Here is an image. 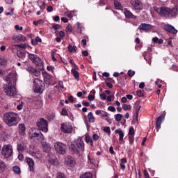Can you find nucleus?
Masks as SVG:
<instances>
[{
	"label": "nucleus",
	"instance_id": "f8f14e48",
	"mask_svg": "<svg viewBox=\"0 0 178 178\" xmlns=\"http://www.w3.org/2000/svg\"><path fill=\"white\" fill-rule=\"evenodd\" d=\"M29 152L30 155L33 156V158H35V159H40V158H41V153H40L33 145L29 146Z\"/></svg>",
	"mask_w": 178,
	"mask_h": 178
},
{
	"label": "nucleus",
	"instance_id": "09e8293b",
	"mask_svg": "<svg viewBox=\"0 0 178 178\" xmlns=\"http://www.w3.org/2000/svg\"><path fill=\"white\" fill-rule=\"evenodd\" d=\"M99 138V136L97 134H93L92 140H94L95 141H98Z\"/></svg>",
	"mask_w": 178,
	"mask_h": 178
},
{
	"label": "nucleus",
	"instance_id": "bf43d9fd",
	"mask_svg": "<svg viewBox=\"0 0 178 178\" xmlns=\"http://www.w3.org/2000/svg\"><path fill=\"white\" fill-rule=\"evenodd\" d=\"M104 131L106 133H111V128L109 127H104Z\"/></svg>",
	"mask_w": 178,
	"mask_h": 178
},
{
	"label": "nucleus",
	"instance_id": "423d86ee",
	"mask_svg": "<svg viewBox=\"0 0 178 178\" xmlns=\"http://www.w3.org/2000/svg\"><path fill=\"white\" fill-rule=\"evenodd\" d=\"M13 154V149L10 145H5L3 146L1 154L4 158H10Z\"/></svg>",
	"mask_w": 178,
	"mask_h": 178
},
{
	"label": "nucleus",
	"instance_id": "c756f323",
	"mask_svg": "<svg viewBox=\"0 0 178 178\" xmlns=\"http://www.w3.org/2000/svg\"><path fill=\"white\" fill-rule=\"evenodd\" d=\"M88 119L90 123H94V122H95V118H94V115H92V112H90L88 114Z\"/></svg>",
	"mask_w": 178,
	"mask_h": 178
},
{
	"label": "nucleus",
	"instance_id": "6e6552de",
	"mask_svg": "<svg viewBox=\"0 0 178 178\" xmlns=\"http://www.w3.org/2000/svg\"><path fill=\"white\" fill-rule=\"evenodd\" d=\"M54 148L56 152L60 154L61 155H65V154H66V148H67V147L65 144L60 142H57L54 144Z\"/></svg>",
	"mask_w": 178,
	"mask_h": 178
},
{
	"label": "nucleus",
	"instance_id": "9d476101",
	"mask_svg": "<svg viewBox=\"0 0 178 178\" xmlns=\"http://www.w3.org/2000/svg\"><path fill=\"white\" fill-rule=\"evenodd\" d=\"M17 80V77L16 76V74L15 72H10L6 76V81L8 83L7 85L15 86Z\"/></svg>",
	"mask_w": 178,
	"mask_h": 178
},
{
	"label": "nucleus",
	"instance_id": "f257e3e1",
	"mask_svg": "<svg viewBox=\"0 0 178 178\" xmlns=\"http://www.w3.org/2000/svg\"><path fill=\"white\" fill-rule=\"evenodd\" d=\"M19 115L13 112L6 113L3 115V121L7 126L12 127V126H17L18 122L17 118Z\"/></svg>",
	"mask_w": 178,
	"mask_h": 178
},
{
	"label": "nucleus",
	"instance_id": "4d7b16f0",
	"mask_svg": "<svg viewBox=\"0 0 178 178\" xmlns=\"http://www.w3.org/2000/svg\"><path fill=\"white\" fill-rule=\"evenodd\" d=\"M100 115H101V116H102L103 118H106L107 115H108V113H106V111H102V113H101Z\"/></svg>",
	"mask_w": 178,
	"mask_h": 178
},
{
	"label": "nucleus",
	"instance_id": "a19ab883",
	"mask_svg": "<svg viewBox=\"0 0 178 178\" xmlns=\"http://www.w3.org/2000/svg\"><path fill=\"white\" fill-rule=\"evenodd\" d=\"M0 65L1 66L6 65V60L5 58H0Z\"/></svg>",
	"mask_w": 178,
	"mask_h": 178
},
{
	"label": "nucleus",
	"instance_id": "a878e982",
	"mask_svg": "<svg viewBox=\"0 0 178 178\" xmlns=\"http://www.w3.org/2000/svg\"><path fill=\"white\" fill-rule=\"evenodd\" d=\"M38 42H42V40H41V38L38 36H37L35 40L34 39H31V44L32 45H38Z\"/></svg>",
	"mask_w": 178,
	"mask_h": 178
},
{
	"label": "nucleus",
	"instance_id": "58836bf2",
	"mask_svg": "<svg viewBox=\"0 0 178 178\" xmlns=\"http://www.w3.org/2000/svg\"><path fill=\"white\" fill-rule=\"evenodd\" d=\"M17 148L18 151H24V145L18 144Z\"/></svg>",
	"mask_w": 178,
	"mask_h": 178
},
{
	"label": "nucleus",
	"instance_id": "3c124183",
	"mask_svg": "<svg viewBox=\"0 0 178 178\" xmlns=\"http://www.w3.org/2000/svg\"><path fill=\"white\" fill-rule=\"evenodd\" d=\"M88 99H89V101H94V99H95V97L92 95H89Z\"/></svg>",
	"mask_w": 178,
	"mask_h": 178
},
{
	"label": "nucleus",
	"instance_id": "1a4fd4ad",
	"mask_svg": "<svg viewBox=\"0 0 178 178\" xmlns=\"http://www.w3.org/2000/svg\"><path fill=\"white\" fill-rule=\"evenodd\" d=\"M130 3L131 6H133L135 12H140L144 9V6L143 5L141 0H131Z\"/></svg>",
	"mask_w": 178,
	"mask_h": 178
},
{
	"label": "nucleus",
	"instance_id": "e2e57ef3",
	"mask_svg": "<svg viewBox=\"0 0 178 178\" xmlns=\"http://www.w3.org/2000/svg\"><path fill=\"white\" fill-rule=\"evenodd\" d=\"M57 178H65V175L61 172H59L57 175Z\"/></svg>",
	"mask_w": 178,
	"mask_h": 178
},
{
	"label": "nucleus",
	"instance_id": "ea45409f",
	"mask_svg": "<svg viewBox=\"0 0 178 178\" xmlns=\"http://www.w3.org/2000/svg\"><path fill=\"white\" fill-rule=\"evenodd\" d=\"M86 143H90L91 147H92V145H93L92 139L90 136H86Z\"/></svg>",
	"mask_w": 178,
	"mask_h": 178
},
{
	"label": "nucleus",
	"instance_id": "b1692460",
	"mask_svg": "<svg viewBox=\"0 0 178 178\" xmlns=\"http://www.w3.org/2000/svg\"><path fill=\"white\" fill-rule=\"evenodd\" d=\"M44 80L46 84H51L52 83V76L49 74H46L44 76Z\"/></svg>",
	"mask_w": 178,
	"mask_h": 178
},
{
	"label": "nucleus",
	"instance_id": "603ef678",
	"mask_svg": "<svg viewBox=\"0 0 178 178\" xmlns=\"http://www.w3.org/2000/svg\"><path fill=\"white\" fill-rule=\"evenodd\" d=\"M13 10H14V9L13 8H12L11 9V11L10 12V13H6V16H13V15H14V12H13Z\"/></svg>",
	"mask_w": 178,
	"mask_h": 178
},
{
	"label": "nucleus",
	"instance_id": "338daca9",
	"mask_svg": "<svg viewBox=\"0 0 178 178\" xmlns=\"http://www.w3.org/2000/svg\"><path fill=\"white\" fill-rule=\"evenodd\" d=\"M82 55H83V56H88V51L86 50L83 51Z\"/></svg>",
	"mask_w": 178,
	"mask_h": 178
},
{
	"label": "nucleus",
	"instance_id": "2eb2a0df",
	"mask_svg": "<svg viewBox=\"0 0 178 178\" xmlns=\"http://www.w3.org/2000/svg\"><path fill=\"white\" fill-rule=\"evenodd\" d=\"M27 71L29 72V73H30V74H33V76H35V77H40V76H41V72H40V71L37 70L33 67H29L27 68Z\"/></svg>",
	"mask_w": 178,
	"mask_h": 178
},
{
	"label": "nucleus",
	"instance_id": "9b49d317",
	"mask_svg": "<svg viewBox=\"0 0 178 178\" xmlns=\"http://www.w3.org/2000/svg\"><path fill=\"white\" fill-rule=\"evenodd\" d=\"M29 55V58L32 60V62L36 66L41 67L42 66V60H41L38 56L33 54H30L27 52Z\"/></svg>",
	"mask_w": 178,
	"mask_h": 178
},
{
	"label": "nucleus",
	"instance_id": "052dcab7",
	"mask_svg": "<svg viewBox=\"0 0 178 178\" xmlns=\"http://www.w3.org/2000/svg\"><path fill=\"white\" fill-rule=\"evenodd\" d=\"M81 44L83 45V47H86L87 45V39H83L81 40Z\"/></svg>",
	"mask_w": 178,
	"mask_h": 178
},
{
	"label": "nucleus",
	"instance_id": "6e6d98bb",
	"mask_svg": "<svg viewBox=\"0 0 178 178\" xmlns=\"http://www.w3.org/2000/svg\"><path fill=\"white\" fill-rule=\"evenodd\" d=\"M101 99H106V94L102 93L99 95Z\"/></svg>",
	"mask_w": 178,
	"mask_h": 178
},
{
	"label": "nucleus",
	"instance_id": "13d9d810",
	"mask_svg": "<svg viewBox=\"0 0 178 178\" xmlns=\"http://www.w3.org/2000/svg\"><path fill=\"white\" fill-rule=\"evenodd\" d=\"M51 58H52L53 62H56V58H55V51H53L51 53Z\"/></svg>",
	"mask_w": 178,
	"mask_h": 178
},
{
	"label": "nucleus",
	"instance_id": "7ed1b4c3",
	"mask_svg": "<svg viewBox=\"0 0 178 178\" xmlns=\"http://www.w3.org/2000/svg\"><path fill=\"white\" fill-rule=\"evenodd\" d=\"M42 81L38 79L35 78L33 81V91L36 94H41L44 91V86H42Z\"/></svg>",
	"mask_w": 178,
	"mask_h": 178
},
{
	"label": "nucleus",
	"instance_id": "4be33fe9",
	"mask_svg": "<svg viewBox=\"0 0 178 178\" xmlns=\"http://www.w3.org/2000/svg\"><path fill=\"white\" fill-rule=\"evenodd\" d=\"M26 161L29 166L30 171L33 172L34 171V161L33 160V159L27 157L26 159Z\"/></svg>",
	"mask_w": 178,
	"mask_h": 178
},
{
	"label": "nucleus",
	"instance_id": "69168bd1",
	"mask_svg": "<svg viewBox=\"0 0 178 178\" xmlns=\"http://www.w3.org/2000/svg\"><path fill=\"white\" fill-rule=\"evenodd\" d=\"M15 30H20V31H22V30H23V27L22 26H19V25H15Z\"/></svg>",
	"mask_w": 178,
	"mask_h": 178
},
{
	"label": "nucleus",
	"instance_id": "a211bd4d",
	"mask_svg": "<svg viewBox=\"0 0 178 178\" xmlns=\"http://www.w3.org/2000/svg\"><path fill=\"white\" fill-rule=\"evenodd\" d=\"M152 27L151 24L143 23L139 25L138 30L140 31H148V30H151Z\"/></svg>",
	"mask_w": 178,
	"mask_h": 178
},
{
	"label": "nucleus",
	"instance_id": "c85d7f7f",
	"mask_svg": "<svg viewBox=\"0 0 178 178\" xmlns=\"http://www.w3.org/2000/svg\"><path fill=\"white\" fill-rule=\"evenodd\" d=\"M71 73L76 80H79V79L80 78V75L79 74V72L77 70L72 69Z\"/></svg>",
	"mask_w": 178,
	"mask_h": 178
},
{
	"label": "nucleus",
	"instance_id": "412c9836",
	"mask_svg": "<svg viewBox=\"0 0 178 178\" xmlns=\"http://www.w3.org/2000/svg\"><path fill=\"white\" fill-rule=\"evenodd\" d=\"M165 118V115L162 114L159 117H158L156 122V129H157V131L159 129H161V124H162V121Z\"/></svg>",
	"mask_w": 178,
	"mask_h": 178
},
{
	"label": "nucleus",
	"instance_id": "f704fd0d",
	"mask_svg": "<svg viewBox=\"0 0 178 178\" xmlns=\"http://www.w3.org/2000/svg\"><path fill=\"white\" fill-rule=\"evenodd\" d=\"M140 109H141V106L137 105V106H136V108H135L136 118V119L138 118V112H140Z\"/></svg>",
	"mask_w": 178,
	"mask_h": 178
},
{
	"label": "nucleus",
	"instance_id": "e433bc0d",
	"mask_svg": "<svg viewBox=\"0 0 178 178\" xmlns=\"http://www.w3.org/2000/svg\"><path fill=\"white\" fill-rule=\"evenodd\" d=\"M114 116L116 122H120L122 120V118H123L122 114H116Z\"/></svg>",
	"mask_w": 178,
	"mask_h": 178
},
{
	"label": "nucleus",
	"instance_id": "49530a36",
	"mask_svg": "<svg viewBox=\"0 0 178 178\" xmlns=\"http://www.w3.org/2000/svg\"><path fill=\"white\" fill-rule=\"evenodd\" d=\"M61 115L63 116H67L68 113H67V111L66 110V108H63V110L61 111Z\"/></svg>",
	"mask_w": 178,
	"mask_h": 178
},
{
	"label": "nucleus",
	"instance_id": "bb28decb",
	"mask_svg": "<svg viewBox=\"0 0 178 178\" xmlns=\"http://www.w3.org/2000/svg\"><path fill=\"white\" fill-rule=\"evenodd\" d=\"M5 169H6V163H5L2 160H0V173L5 172Z\"/></svg>",
	"mask_w": 178,
	"mask_h": 178
},
{
	"label": "nucleus",
	"instance_id": "393cba45",
	"mask_svg": "<svg viewBox=\"0 0 178 178\" xmlns=\"http://www.w3.org/2000/svg\"><path fill=\"white\" fill-rule=\"evenodd\" d=\"M18 128L19 134L24 136L26 131V126H24V124H19Z\"/></svg>",
	"mask_w": 178,
	"mask_h": 178
},
{
	"label": "nucleus",
	"instance_id": "39448f33",
	"mask_svg": "<svg viewBox=\"0 0 178 178\" xmlns=\"http://www.w3.org/2000/svg\"><path fill=\"white\" fill-rule=\"evenodd\" d=\"M3 91L6 95H8V97H15V95L17 94L15 85H6L3 87Z\"/></svg>",
	"mask_w": 178,
	"mask_h": 178
},
{
	"label": "nucleus",
	"instance_id": "2f4dec72",
	"mask_svg": "<svg viewBox=\"0 0 178 178\" xmlns=\"http://www.w3.org/2000/svg\"><path fill=\"white\" fill-rule=\"evenodd\" d=\"M17 55L19 59H24L26 58V52L19 51L17 53Z\"/></svg>",
	"mask_w": 178,
	"mask_h": 178
},
{
	"label": "nucleus",
	"instance_id": "864d4df0",
	"mask_svg": "<svg viewBox=\"0 0 178 178\" xmlns=\"http://www.w3.org/2000/svg\"><path fill=\"white\" fill-rule=\"evenodd\" d=\"M14 47H18V48H26V44H14Z\"/></svg>",
	"mask_w": 178,
	"mask_h": 178
},
{
	"label": "nucleus",
	"instance_id": "473e14b6",
	"mask_svg": "<svg viewBox=\"0 0 178 178\" xmlns=\"http://www.w3.org/2000/svg\"><path fill=\"white\" fill-rule=\"evenodd\" d=\"M80 178H92V174L91 172H86L82 175Z\"/></svg>",
	"mask_w": 178,
	"mask_h": 178
},
{
	"label": "nucleus",
	"instance_id": "0eeeda50",
	"mask_svg": "<svg viewBox=\"0 0 178 178\" xmlns=\"http://www.w3.org/2000/svg\"><path fill=\"white\" fill-rule=\"evenodd\" d=\"M37 127L39 130L47 133L48 131V122L44 118H40L37 122Z\"/></svg>",
	"mask_w": 178,
	"mask_h": 178
},
{
	"label": "nucleus",
	"instance_id": "8fccbe9b",
	"mask_svg": "<svg viewBox=\"0 0 178 178\" xmlns=\"http://www.w3.org/2000/svg\"><path fill=\"white\" fill-rule=\"evenodd\" d=\"M67 33H72V25H68L66 28Z\"/></svg>",
	"mask_w": 178,
	"mask_h": 178
},
{
	"label": "nucleus",
	"instance_id": "680f3d73",
	"mask_svg": "<svg viewBox=\"0 0 178 178\" xmlns=\"http://www.w3.org/2000/svg\"><path fill=\"white\" fill-rule=\"evenodd\" d=\"M144 176L145 178H149V174H148V172H147V170H144Z\"/></svg>",
	"mask_w": 178,
	"mask_h": 178
},
{
	"label": "nucleus",
	"instance_id": "f3484780",
	"mask_svg": "<svg viewBox=\"0 0 178 178\" xmlns=\"http://www.w3.org/2000/svg\"><path fill=\"white\" fill-rule=\"evenodd\" d=\"M164 30L168 33H170L171 34H177V29H176L175 26L172 25H165L164 26Z\"/></svg>",
	"mask_w": 178,
	"mask_h": 178
},
{
	"label": "nucleus",
	"instance_id": "a18cd8bd",
	"mask_svg": "<svg viewBox=\"0 0 178 178\" xmlns=\"http://www.w3.org/2000/svg\"><path fill=\"white\" fill-rule=\"evenodd\" d=\"M108 109L110 111V112H116V108H115L113 106H109Z\"/></svg>",
	"mask_w": 178,
	"mask_h": 178
},
{
	"label": "nucleus",
	"instance_id": "dca6fc26",
	"mask_svg": "<svg viewBox=\"0 0 178 178\" xmlns=\"http://www.w3.org/2000/svg\"><path fill=\"white\" fill-rule=\"evenodd\" d=\"M124 15H125V17L127 19H132L134 20H136V19H137V16L134 15L133 13L127 10V8L124 10Z\"/></svg>",
	"mask_w": 178,
	"mask_h": 178
},
{
	"label": "nucleus",
	"instance_id": "0e129e2a",
	"mask_svg": "<svg viewBox=\"0 0 178 178\" xmlns=\"http://www.w3.org/2000/svg\"><path fill=\"white\" fill-rule=\"evenodd\" d=\"M105 4H106L105 0H100L99 1V6H105Z\"/></svg>",
	"mask_w": 178,
	"mask_h": 178
},
{
	"label": "nucleus",
	"instance_id": "cd10ccee",
	"mask_svg": "<svg viewBox=\"0 0 178 178\" xmlns=\"http://www.w3.org/2000/svg\"><path fill=\"white\" fill-rule=\"evenodd\" d=\"M114 6H115V8L117 10H122V8H123L122 6V4L120 3V2L115 0L114 1Z\"/></svg>",
	"mask_w": 178,
	"mask_h": 178
},
{
	"label": "nucleus",
	"instance_id": "4c0bfd02",
	"mask_svg": "<svg viewBox=\"0 0 178 178\" xmlns=\"http://www.w3.org/2000/svg\"><path fill=\"white\" fill-rule=\"evenodd\" d=\"M122 109H124V111H130V109H131V106L127 104H124L122 105Z\"/></svg>",
	"mask_w": 178,
	"mask_h": 178
},
{
	"label": "nucleus",
	"instance_id": "c03bdc74",
	"mask_svg": "<svg viewBox=\"0 0 178 178\" xmlns=\"http://www.w3.org/2000/svg\"><path fill=\"white\" fill-rule=\"evenodd\" d=\"M134 74H136V72H134L131 70H129L128 71V76H129V77H133V76H134Z\"/></svg>",
	"mask_w": 178,
	"mask_h": 178
},
{
	"label": "nucleus",
	"instance_id": "5fc2aeb1",
	"mask_svg": "<svg viewBox=\"0 0 178 178\" xmlns=\"http://www.w3.org/2000/svg\"><path fill=\"white\" fill-rule=\"evenodd\" d=\"M137 95H138V97H144V93H143L142 90H138Z\"/></svg>",
	"mask_w": 178,
	"mask_h": 178
},
{
	"label": "nucleus",
	"instance_id": "6ab92c4d",
	"mask_svg": "<svg viewBox=\"0 0 178 178\" xmlns=\"http://www.w3.org/2000/svg\"><path fill=\"white\" fill-rule=\"evenodd\" d=\"M65 163L68 166H74V165L76 164V161H74V159H73V157L67 156L65 158Z\"/></svg>",
	"mask_w": 178,
	"mask_h": 178
},
{
	"label": "nucleus",
	"instance_id": "774afa93",
	"mask_svg": "<svg viewBox=\"0 0 178 178\" xmlns=\"http://www.w3.org/2000/svg\"><path fill=\"white\" fill-rule=\"evenodd\" d=\"M82 105H83V106H88L90 105V102L83 101L82 102Z\"/></svg>",
	"mask_w": 178,
	"mask_h": 178
},
{
	"label": "nucleus",
	"instance_id": "37998d69",
	"mask_svg": "<svg viewBox=\"0 0 178 178\" xmlns=\"http://www.w3.org/2000/svg\"><path fill=\"white\" fill-rule=\"evenodd\" d=\"M129 143L133 144L134 143V135H129Z\"/></svg>",
	"mask_w": 178,
	"mask_h": 178
},
{
	"label": "nucleus",
	"instance_id": "5701e85b",
	"mask_svg": "<svg viewBox=\"0 0 178 178\" xmlns=\"http://www.w3.org/2000/svg\"><path fill=\"white\" fill-rule=\"evenodd\" d=\"M115 131L116 134H119V136H120V138H119L120 144H123V143H124L123 138L124 137V133L120 129H116Z\"/></svg>",
	"mask_w": 178,
	"mask_h": 178
},
{
	"label": "nucleus",
	"instance_id": "c9c22d12",
	"mask_svg": "<svg viewBox=\"0 0 178 178\" xmlns=\"http://www.w3.org/2000/svg\"><path fill=\"white\" fill-rule=\"evenodd\" d=\"M178 10L177 8H173L172 10H170V16H176L177 15Z\"/></svg>",
	"mask_w": 178,
	"mask_h": 178
},
{
	"label": "nucleus",
	"instance_id": "20e7f679",
	"mask_svg": "<svg viewBox=\"0 0 178 178\" xmlns=\"http://www.w3.org/2000/svg\"><path fill=\"white\" fill-rule=\"evenodd\" d=\"M155 12L158 13L162 17H169L170 16V9L166 7L154 8Z\"/></svg>",
	"mask_w": 178,
	"mask_h": 178
},
{
	"label": "nucleus",
	"instance_id": "aec40b11",
	"mask_svg": "<svg viewBox=\"0 0 178 178\" xmlns=\"http://www.w3.org/2000/svg\"><path fill=\"white\" fill-rule=\"evenodd\" d=\"M12 39L17 42H23V41H26V37L23 35H13Z\"/></svg>",
	"mask_w": 178,
	"mask_h": 178
},
{
	"label": "nucleus",
	"instance_id": "de8ad7c7",
	"mask_svg": "<svg viewBox=\"0 0 178 178\" xmlns=\"http://www.w3.org/2000/svg\"><path fill=\"white\" fill-rule=\"evenodd\" d=\"M53 29H54V30H59L60 29V25L58 24H54Z\"/></svg>",
	"mask_w": 178,
	"mask_h": 178
},
{
	"label": "nucleus",
	"instance_id": "f03ea898",
	"mask_svg": "<svg viewBox=\"0 0 178 178\" xmlns=\"http://www.w3.org/2000/svg\"><path fill=\"white\" fill-rule=\"evenodd\" d=\"M70 151L72 154L79 155L80 152H84V141L81 138H78L75 144H71Z\"/></svg>",
	"mask_w": 178,
	"mask_h": 178
},
{
	"label": "nucleus",
	"instance_id": "4468645a",
	"mask_svg": "<svg viewBox=\"0 0 178 178\" xmlns=\"http://www.w3.org/2000/svg\"><path fill=\"white\" fill-rule=\"evenodd\" d=\"M40 138H42L41 144L44 151H45V152H49V151H51V145L44 141V136L42 135Z\"/></svg>",
	"mask_w": 178,
	"mask_h": 178
},
{
	"label": "nucleus",
	"instance_id": "72a5a7b5",
	"mask_svg": "<svg viewBox=\"0 0 178 178\" xmlns=\"http://www.w3.org/2000/svg\"><path fill=\"white\" fill-rule=\"evenodd\" d=\"M13 170L14 172L16 173V175H20V173H22V171L20 170V168H19V166H14Z\"/></svg>",
	"mask_w": 178,
	"mask_h": 178
},
{
	"label": "nucleus",
	"instance_id": "79ce46f5",
	"mask_svg": "<svg viewBox=\"0 0 178 178\" xmlns=\"http://www.w3.org/2000/svg\"><path fill=\"white\" fill-rule=\"evenodd\" d=\"M129 136H134V127H131L129 129Z\"/></svg>",
	"mask_w": 178,
	"mask_h": 178
},
{
	"label": "nucleus",
	"instance_id": "ddd939ff",
	"mask_svg": "<svg viewBox=\"0 0 178 178\" xmlns=\"http://www.w3.org/2000/svg\"><path fill=\"white\" fill-rule=\"evenodd\" d=\"M72 130H73V127L71 124L65 123L61 124V131L63 133L70 134L72 133Z\"/></svg>",
	"mask_w": 178,
	"mask_h": 178
},
{
	"label": "nucleus",
	"instance_id": "7c9ffc66",
	"mask_svg": "<svg viewBox=\"0 0 178 178\" xmlns=\"http://www.w3.org/2000/svg\"><path fill=\"white\" fill-rule=\"evenodd\" d=\"M67 49H68L69 52H76L77 47L72 46V44H69L67 47Z\"/></svg>",
	"mask_w": 178,
	"mask_h": 178
}]
</instances>
